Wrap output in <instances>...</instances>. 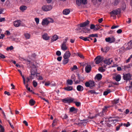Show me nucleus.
Wrapping results in <instances>:
<instances>
[{"instance_id":"obj_1","label":"nucleus","mask_w":132,"mask_h":132,"mask_svg":"<svg viewBox=\"0 0 132 132\" xmlns=\"http://www.w3.org/2000/svg\"><path fill=\"white\" fill-rule=\"evenodd\" d=\"M85 85L86 87H89L90 89H92L95 86V82L93 81L89 80L85 82Z\"/></svg>"},{"instance_id":"obj_2","label":"nucleus","mask_w":132,"mask_h":132,"mask_svg":"<svg viewBox=\"0 0 132 132\" xmlns=\"http://www.w3.org/2000/svg\"><path fill=\"white\" fill-rule=\"evenodd\" d=\"M121 13V11L119 9L113 10L110 13L111 14V16L113 17L116 16V15L119 14Z\"/></svg>"},{"instance_id":"obj_3","label":"nucleus","mask_w":132,"mask_h":132,"mask_svg":"<svg viewBox=\"0 0 132 132\" xmlns=\"http://www.w3.org/2000/svg\"><path fill=\"white\" fill-rule=\"evenodd\" d=\"M132 75L130 73L123 74V79L127 82L128 80L130 81L131 79Z\"/></svg>"},{"instance_id":"obj_4","label":"nucleus","mask_w":132,"mask_h":132,"mask_svg":"<svg viewBox=\"0 0 132 132\" xmlns=\"http://www.w3.org/2000/svg\"><path fill=\"white\" fill-rule=\"evenodd\" d=\"M52 8V7L50 5H44L42 7V10L45 11H47L51 10Z\"/></svg>"},{"instance_id":"obj_5","label":"nucleus","mask_w":132,"mask_h":132,"mask_svg":"<svg viewBox=\"0 0 132 132\" xmlns=\"http://www.w3.org/2000/svg\"><path fill=\"white\" fill-rule=\"evenodd\" d=\"M30 67H31V74L32 75H35L36 73V66L33 64H31Z\"/></svg>"},{"instance_id":"obj_6","label":"nucleus","mask_w":132,"mask_h":132,"mask_svg":"<svg viewBox=\"0 0 132 132\" xmlns=\"http://www.w3.org/2000/svg\"><path fill=\"white\" fill-rule=\"evenodd\" d=\"M77 5L79 6L81 4L85 5L87 3V0H76Z\"/></svg>"},{"instance_id":"obj_7","label":"nucleus","mask_w":132,"mask_h":132,"mask_svg":"<svg viewBox=\"0 0 132 132\" xmlns=\"http://www.w3.org/2000/svg\"><path fill=\"white\" fill-rule=\"evenodd\" d=\"M105 40L106 42L111 43L114 42L115 39L113 37H109L105 38Z\"/></svg>"},{"instance_id":"obj_8","label":"nucleus","mask_w":132,"mask_h":132,"mask_svg":"<svg viewBox=\"0 0 132 132\" xmlns=\"http://www.w3.org/2000/svg\"><path fill=\"white\" fill-rule=\"evenodd\" d=\"M74 100V99L72 98H65L62 99V101L64 103H70L73 102Z\"/></svg>"},{"instance_id":"obj_9","label":"nucleus","mask_w":132,"mask_h":132,"mask_svg":"<svg viewBox=\"0 0 132 132\" xmlns=\"http://www.w3.org/2000/svg\"><path fill=\"white\" fill-rule=\"evenodd\" d=\"M89 21L88 20H87L84 22L80 23L79 25L80 27H84L87 26L89 24Z\"/></svg>"},{"instance_id":"obj_10","label":"nucleus","mask_w":132,"mask_h":132,"mask_svg":"<svg viewBox=\"0 0 132 132\" xmlns=\"http://www.w3.org/2000/svg\"><path fill=\"white\" fill-rule=\"evenodd\" d=\"M95 61V63L96 64L100 63L102 61V59L100 56H97L94 59Z\"/></svg>"},{"instance_id":"obj_11","label":"nucleus","mask_w":132,"mask_h":132,"mask_svg":"<svg viewBox=\"0 0 132 132\" xmlns=\"http://www.w3.org/2000/svg\"><path fill=\"white\" fill-rule=\"evenodd\" d=\"M71 55V54L69 51L66 52L64 54L63 57L64 59H68L70 57Z\"/></svg>"},{"instance_id":"obj_12","label":"nucleus","mask_w":132,"mask_h":132,"mask_svg":"<svg viewBox=\"0 0 132 132\" xmlns=\"http://www.w3.org/2000/svg\"><path fill=\"white\" fill-rule=\"evenodd\" d=\"M21 23V21L20 20H17L14 21L13 22V24L14 26L16 27H18L19 26Z\"/></svg>"},{"instance_id":"obj_13","label":"nucleus","mask_w":132,"mask_h":132,"mask_svg":"<svg viewBox=\"0 0 132 132\" xmlns=\"http://www.w3.org/2000/svg\"><path fill=\"white\" fill-rule=\"evenodd\" d=\"M92 67L90 65H88L85 67V71L86 72L88 73L91 70Z\"/></svg>"},{"instance_id":"obj_14","label":"nucleus","mask_w":132,"mask_h":132,"mask_svg":"<svg viewBox=\"0 0 132 132\" xmlns=\"http://www.w3.org/2000/svg\"><path fill=\"white\" fill-rule=\"evenodd\" d=\"M111 119V121H112L116 123L118 121V119H119V117L118 116H116L115 117H110L109 118V119Z\"/></svg>"},{"instance_id":"obj_15","label":"nucleus","mask_w":132,"mask_h":132,"mask_svg":"<svg viewBox=\"0 0 132 132\" xmlns=\"http://www.w3.org/2000/svg\"><path fill=\"white\" fill-rule=\"evenodd\" d=\"M78 109L75 108L74 107H72L70 108L69 112H73L74 113H77Z\"/></svg>"},{"instance_id":"obj_16","label":"nucleus","mask_w":132,"mask_h":132,"mask_svg":"<svg viewBox=\"0 0 132 132\" xmlns=\"http://www.w3.org/2000/svg\"><path fill=\"white\" fill-rule=\"evenodd\" d=\"M109 107L108 106H105L103 108L102 111L100 114H101V116H103L104 114V113H105L107 111V109L109 108Z\"/></svg>"},{"instance_id":"obj_17","label":"nucleus","mask_w":132,"mask_h":132,"mask_svg":"<svg viewBox=\"0 0 132 132\" xmlns=\"http://www.w3.org/2000/svg\"><path fill=\"white\" fill-rule=\"evenodd\" d=\"M42 38L45 40H47L49 39L50 37L48 36L47 34L45 33L42 35Z\"/></svg>"},{"instance_id":"obj_18","label":"nucleus","mask_w":132,"mask_h":132,"mask_svg":"<svg viewBox=\"0 0 132 132\" xmlns=\"http://www.w3.org/2000/svg\"><path fill=\"white\" fill-rule=\"evenodd\" d=\"M48 24V22L47 21V18H45L43 20L42 22V25L47 26Z\"/></svg>"},{"instance_id":"obj_19","label":"nucleus","mask_w":132,"mask_h":132,"mask_svg":"<svg viewBox=\"0 0 132 132\" xmlns=\"http://www.w3.org/2000/svg\"><path fill=\"white\" fill-rule=\"evenodd\" d=\"M70 12L69 9H66L63 10V13L64 15H67Z\"/></svg>"},{"instance_id":"obj_20","label":"nucleus","mask_w":132,"mask_h":132,"mask_svg":"<svg viewBox=\"0 0 132 132\" xmlns=\"http://www.w3.org/2000/svg\"><path fill=\"white\" fill-rule=\"evenodd\" d=\"M102 77V75L100 73L97 74L95 77V79H97V80H100Z\"/></svg>"},{"instance_id":"obj_21","label":"nucleus","mask_w":132,"mask_h":132,"mask_svg":"<svg viewBox=\"0 0 132 132\" xmlns=\"http://www.w3.org/2000/svg\"><path fill=\"white\" fill-rule=\"evenodd\" d=\"M77 90L79 91H82L84 90V88L81 85H78L77 87Z\"/></svg>"},{"instance_id":"obj_22","label":"nucleus","mask_w":132,"mask_h":132,"mask_svg":"<svg viewBox=\"0 0 132 132\" xmlns=\"http://www.w3.org/2000/svg\"><path fill=\"white\" fill-rule=\"evenodd\" d=\"M109 50V48L108 47H105L104 48H102L101 49V51L104 52L106 53Z\"/></svg>"},{"instance_id":"obj_23","label":"nucleus","mask_w":132,"mask_h":132,"mask_svg":"<svg viewBox=\"0 0 132 132\" xmlns=\"http://www.w3.org/2000/svg\"><path fill=\"white\" fill-rule=\"evenodd\" d=\"M73 89V87L71 86H68L64 87V89L65 90L68 91L72 90Z\"/></svg>"},{"instance_id":"obj_24","label":"nucleus","mask_w":132,"mask_h":132,"mask_svg":"<svg viewBox=\"0 0 132 132\" xmlns=\"http://www.w3.org/2000/svg\"><path fill=\"white\" fill-rule=\"evenodd\" d=\"M61 47L62 50L63 51L66 50L67 49V47L66 46V44L64 43H62Z\"/></svg>"},{"instance_id":"obj_25","label":"nucleus","mask_w":132,"mask_h":132,"mask_svg":"<svg viewBox=\"0 0 132 132\" xmlns=\"http://www.w3.org/2000/svg\"><path fill=\"white\" fill-rule=\"evenodd\" d=\"M20 59L22 61L23 60V61H24L25 63H27V65H28V64H29L30 65L31 64V63L30 61L28 60H25L22 58H20Z\"/></svg>"},{"instance_id":"obj_26","label":"nucleus","mask_w":132,"mask_h":132,"mask_svg":"<svg viewBox=\"0 0 132 132\" xmlns=\"http://www.w3.org/2000/svg\"><path fill=\"white\" fill-rule=\"evenodd\" d=\"M121 78V77L120 75H117L115 77V80L117 81H119Z\"/></svg>"},{"instance_id":"obj_27","label":"nucleus","mask_w":132,"mask_h":132,"mask_svg":"<svg viewBox=\"0 0 132 132\" xmlns=\"http://www.w3.org/2000/svg\"><path fill=\"white\" fill-rule=\"evenodd\" d=\"M58 37L57 35H54L51 38V40L53 42V41L56 40L58 38Z\"/></svg>"},{"instance_id":"obj_28","label":"nucleus","mask_w":132,"mask_h":132,"mask_svg":"<svg viewBox=\"0 0 132 132\" xmlns=\"http://www.w3.org/2000/svg\"><path fill=\"white\" fill-rule=\"evenodd\" d=\"M79 38L81 39H82L85 41H89V40L88 39V38L87 37H85L83 36H80Z\"/></svg>"},{"instance_id":"obj_29","label":"nucleus","mask_w":132,"mask_h":132,"mask_svg":"<svg viewBox=\"0 0 132 132\" xmlns=\"http://www.w3.org/2000/svg\"><path fill=\"white\" fill-rule=\"evenodd\" d=\"M35 103V101L31 99L29 101V103L30 105H33Z\"/></svg>"},{"instance_id":"obj_30","label":"nucleus","mask_w":132,"mask_h":132,"mask_svg":"<svg viewBox=\"0 0 132 132\" xmlns=\"http://www.w3.org/2000/svg\"><path fill=\"white\" fill-rule=\"evenodd\" d=\"M27 8V7L24 6H21L20 7V10L22 11H23L26 10Z\"/></svg>"},{"instance_id":"obj_31","label":"nucleus","mask_w":132,"mask_h":132,"mask_svg":"<svg viewBox=\"0 0 132 132\" xmlns=\"http://www.w3.org/2000/svg\"><path fill=\"white\" fill-rule=\"evenodd\" d=\"M104 62L105 63L108 65H110L111 64L110 61V59H109L104 60Z\"/></svg>"},{"instance_id":"obj_32","label":"nucleus","mask_w":132,"mask_h":132,"mask_svg":"<svg viewBox=\"0 0 132 132\" xmlns=\"http://www.w3.org/2000/svg\"><path fill=\"white\" fill-rule=\"evenodd\" d=\"M67 83L68 85H72L73 83V81L71 80H69V79H68L67 80Z\"/></svg>"},{"instance_id":"obj_33","label":"nucleus","mask_w":132,"mask_h":132,"mask_svg":"<svg viewBox=\"0 0 132 132\" xmlns=\"http://www.w3.org/2000/svg\"><path fill=\"white\" fill-rule=\"evenodd\" d=\"M76 55L79 56L82 59H84V56L83 55L80 53H77Z\"/></svg>"},{"instance_id":"obj_34","label":"nucleus","mask_w":132,"mask_h":132,"mask_svg":"<svg viewBox=\"0 0 132 132\" xmlns=\"http://www.w3.org/2000/svg\"><path fill=\"white\" fill-rule=\"evenodd\" d=\"M111 92V91L110 89L108 90L107 91H105L103 93V95H106L109 93H110Z\"/></svg>"},{"instance_id":"obj_35","label":"nucleus","mask_w":132,"mask_h":132,"mask_svg":"<svg viewBox=\"0 0 132 132\" xmlns=\"http://www.w3.org/2000/svg\"><path fill=\"white\" fill-rule=\"evenodd\" d=\"M126 88V90H129L130 89L132 88V82H131L130 86H127Z\"/></svg>"},{"instance_id":"obj_36","label":"nucleus","mask_w":132,"mask_h":132,"mask_svg":"<svg viewBox=\"0 0 132 132\" xmlns=\"http://www.w3.org/2000/svg\"><path fill=\"white\" fill-rule=\"evenodd\" d=\"M119 99H115L113 102V104H116L118 103L119 102Z\"/></svg>"},{"instance_id":"obj_37","label":"nucleus","mask_w":132,"mask_h":132,"mask_svg":"<svg viewBox=\"0 0 132 132\" xmlns=\"http://www.w3.org/2000/svg\"><path fill=\"white\" fill-rule=\"evenodd\" d=\"M69 61V59H64L63 61V63L64 64H67Z\"/></svg>"},{"instance_id":"obj_38","label":"nucleus","mask_w":132,"mask_h":132,"mask_svg":"<svg viewBox=\"0 0 132 132\" xmlns=\"http://www.w3.org/2000/svg\"><path fill=\"white\" fill-rule=\"evenodd\" d=\"M98 70L99 71L102 72H103L105 71V69H103L102 67H101L99 68Z\"/></svg>"},{"instance_id":"obj_39","label":"nucleus","mask_w":132,"mask_h":132,"mask_svg":"<svg viewBox=\"0 0 132 132\" xmlns=\"http://www.w3.org/2000/svg\"><path fill=\"white\" fill-rule=\"evenodd\" d=\"M74 103H75L76 105L78 107H79L81 105V103L79 102H74Z\"/></svg>"},{"instance_id":"obj_40","label":"nucleus","mask_w":132,"mask_h":132,"mask_svg":"<svg viewBox=\"0 0 132 132\" xmlns=\"http://www.w3.org/2000/svg\"><path fill=\"white\" fill-rule=\"evenodd\" d=\"M47 21L48 22L49 24V23H53V19L51 18H47Z\"/></svg>"},{"instance_id":"obj_41","label":"nucleus","mask_w":132,"mask_h":132,"mask_svg":"<svg viewBox=\"0 0 132 132\" xmlns=\"http://www.w3.org/2000/svg\"><path fill=\"white\" fill-rule=\"evenodd\" d=\"M90 30V29H88V28H85L83 29L82 31L86 33Z\"/></svg>"},{"instance_id":"obj_42","label":"nucleus","mask_w":132,"mask_h":132,"mask_svg":"<svg viewBox=\"0 0 132 132\" xmlns=\"http://www.w3.org/2000/svg\"><path fill=\"white\" fill-rule=\"evenodd\" d=\"M24 36L27 39H29L30 37V35L28 33H26L24 34Z\"/></svg>"},{"instance_id":"obj_43","label":"nucleus","mask_w":132,"mask_h":132,"mask_svg":"<svg viewBox=\"0 0 132 132\" xmlns=\"http://www.w3.org/2000/svg\"><path fill=\"white\" fill-rule=\"evenodd\" d=\"M57 121V120L56 119H55L53 120V122L52 125V127H53L56 125Z\"/></svg>"},{"instance_id":"obj_44","label":"nucleus","mask_w":132,"mask_h":132,"mask_svg":"<svg viewBox=\"0 0 132 132\" xmlns=\"http://www.w3.org/2000/svg\"><path fill=\"white\" fill-rule=\"evenodd\" d=\"M4 129L2 126L0 125V132H4Z\"/></svg>"},{"instance_id":"obj_45","label":"nucleus","mask_w":132,"mask_h":132,"mask_svg":"<svg viewBox=\"0 0 132 132\" xmlns=\"http://www.w3.org/2000/svg\"><path fill=\"white\" fill-rule=\"evenodd\" d=\"M7 121L9 122L11 127L12 128H14L13 124H12L9 120H7Z\"/></svg>"},{"instance_id":"obj_46","label":"nucleus","mask_w":132,"mask_h":132,"mask_svg":"<svg viewBox=\"0 0 132 132\" xmlns=\"http://www.w3.org/2000/svg\"><path fill=\"white\" fill-rule=\"evenodd\" d=\"M13 48V46H11L9 47H7L6 48V50L7 51H9V50H12Z\"/></svg>"},{"instance_id":"obj_47","label":"nucleus","mask_w":132,"mask_h":132,"mask_svg":"<svg viewBox=\"0 0 132 132\" xmlns=\"http://www.w3.org/2000/svg\"><path fill=\"white\" fill-rule=\"evenodd\" d=\"M33 85L34 87H35L37 86V83L35 80H34L33 82Z\"/></svg>"},{"instance_id":"obj_48","label":"nucleus","mask_w":132,"mask_h":132,"mask_svg":"<svg viewBox=\"0 0 132 132\" xmlns=\"http://www.w3.org/2000/svg\"><path fill=\"white\" fill-rule=\"evenodd\" d=\"M5 34L7 36H9L11 35V33L8 30H6L5 33Z\"/></svg>"},{"instance_id":"obj_49","label":"nucleus","mask_w":132,"mask_h":132,"mask_svg":"<svg viewBox=\"0 0 132 132\" xmlns=\"http://www.w3.org/2000/svg\"><path fill=\"white\" fill-rule=\"evenodd\" d=\"M35 20L36 23L37 24H38L39 23V19L38 18H35Z\"/></svg>"},{"instance_id":"obj_50","label":"nucleus","mask_w":132,"mask_h":132,"mask_svg":"<svg viewBox=\"0 0 132 132\" xmlns=\"http://www.w3.org/2000/svg\"><path fill=\"white\" fill-rule=\"evenodd\" d=\"M56 54L58 56H60L61 54V53L60 51H58L56 52Z\"/></svg>"},{"instance_id":"obj_51","label":"nucleus","mask_w":132,"mask_h":132,"mask_svg":"<svg viewBox=\"0 0 132 132\" xmlns=\"http://www.w3.org/2000/svg\"><path fill=\"white\" fill-rule=\"evenodd\" d=\"M130 124L129 122H127V123H124L123 124V126H126V127H128L130 125Z\"/></svg>"},{"instance_id":"obj_52","label":"nucleus","mask_w":132,"mask_h":132,"mask_svg":"<svg viewBox=\"0 0 132 132\" xmlns=\"http://www.w3.org/2000/svg\"><path fill=\"white\" fill-rule=\"evenodd\" d=\"M88 92L89 93H90L92 94L96 93V92L94 90H89L88 91Z\"/></svg>"},{"instance_id":"obj_53","label":"nucleus","mask_w":132,"mask_h":132,"mask_svg":"<svg viewBox=\"0 0 132 132\" xmlns=\"http://www.w3.org/2000/svg\"><path fill=\"white\" fill-rule=\"evenodd\" d=\"M71 79L73 80L74 81H75L76 80V77L74 75H72L71 76Z\"/></svg>"},{"instance_id":"obj_54","label":"nucleus","mask_w":132,"mask_h":132,"mask_svg":"<svg viewBox=\"0 0 132 132\" xmlns=\"http://www.w3.org/2000/svg\"><path fill=\"white\" fill-rule=\"evenodd\" d=\"M77 69V67L76 65H74L73 66V67L72 68V70L73 71L74 70H76Z\"/></svg>"},{"instance_id":"obj_55","label":"nucleus","mask_w":132,"mask_h":132,"mask_svg":"<svg viewBox=\"0 0 132 132\" xmlns=\"http://www.w3.org/2000/svg\"><path fill=\"white\" fill-rule=\"evenodd\" d=\"M95 26L94 24H91L90 27V29H94Z\"/></svg>"},{"instance_id":"obj_56","label":"nucleus","mask_w":132,"mask_h":132,"mask_svg":"<svg viewBox=\"0 0 132 132\" xmlns=\"http://www.w3.org/2000/svg\"><path fill=\"white\" fill-rule=\"evenodd\" d=\"M119 27V26H115L114 25H113L111 27V29H113L116 28H117Z\"/></svg>"},{"instance_id":"obj_57","label":"nucleus","mask_w":132,"mask_h":132,"mask_svg":"<svg viewBox=\"0 0 132 132\" xmlns=\"http://www.w3.org/2000/svg\"><path fill=\"white\" fill-rule=\"evenodd\" d=\"M42 99H43V100L45 101L47 103H49V102L48 101V99L45 98H44V97H42Z\"/></svg>"},{"instance_id":"obj_58","label":"nucleus","mask_w":132,"mask_h":132,"mask_svg":"<svg viewBox=\"0 0 132 132\" xmlns=\"http://www.w3.org/2000/svg\"><path fill=\"white\" fill-rule=\"evenodd\" d=\"M122 32V31L121 29H119L117 30V32L118 34H120Z\"/></svg>"},{"instance_id":"obj_59","label":"nucleus","mask_w":132,"mask_h":132,"mask_svg":"<svg viewBox=\"0 0 132 132\" xmlns=\"http://www.w3.org/2000/svg\"><path fill=\"white\" fill-rule=\"evenodd\" d=\"M1 111H2V113L4 116V118L6 120H7V119L6 117V115H5V114L4 112L2 110H1Z\"/></svg>"},{"instance_id":"obj_60","label":"nucleus","mask_w":132,"mask_h":132,"mask_svg":"<svg viewBox=\"0 0 132 132\" xmlns=\"http://www.w3.org/2000/svg\"><path fill=\"white\" fill-rule=\"evenodd\" d=\"M5 20V18H0V22H2Z\"/></svg>"},{"instance_id":"obj_61","label":"nucleus","mask_w":132,"mask_h":132,"mask_svg":"<svg viewBox=\"0 0 132 132\" xmlns=\"http://www.w3.org/2000/svg\"><path fill=\"white\" fill-rule=\"evenodd\" d=\"M0 57L2 59H4L5 58V56L1 53H0Z\"/></svg>"},{"instance_id":"obj_62","label":"nucleus","mask_w":132,"mask_h":132,"mask_svg":"<svg viewBox=\"0 0 132 132\" xmlns=\"http://www.w3.org/2000/svg\"><path fill=\"white\" fill-rule=\"evenodd\" d=\"M62 57L61 56H59L57 58V60L59 61H60L62 60Z\"/></svg>"},{"instance_id":"obj_63","label":"nucleus","mask_w":132,"mask_h":132,"mask_svg":"<svg viewBox=\"0 0 132 132\" xmlns=\"http://www.w3.org/2000/svg\"><path fill=\"white\" fill-rule=\"evenodd\" d=\"M91 37H94V34L89 35L88 38H90Z\"/></svg>"},{"instance_id":"obj_64","label":"nucleus","mask_w":132,"mask_h":132,"mask_svg":"<svg viewBox=\"0 0 132 132\" xmlns=\"http://www.w3.org/2000/svg\"><path fill=\"white\" fill-rule=\"evenodd\" d=\"M119 3V2L118 1H116L114 4V6H116Z\"/></svg>"}]
</instances>
